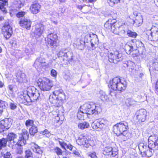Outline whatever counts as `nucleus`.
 Masks as SVG:
<instances>
[{
	"instance_id": "nucleus-45",
	"label": "nucleus",
	"mask_w": 158,
	"mask_h": 158,
	"mask_svg": "<svg viewBox=\"0 0 158 158\" xmlns=\"http://www.w3.org/2000/svg\"><path fill=\"white\" fill-rule=\"evenodd\" d=\"M88 114H94V115L98 114L97 111L96 109H88Z\"/></svg>"
},
{
	"instance_id": "nucleus-10",
	"label": "nucleus",
	"mask_w": 158,
	"mask_h": 158,
	"mask_svg": "<svg viewBox=\"0 0 158 158\" xmlns=\"http://www.w3.org/2000/svg\"><path fill=\"white\" fill-rule=\"evenodd\" d=\"M147 112L146 109H139L137 110L135 114V118L137 122L139 123L144 122L146 120Z\"/></svg>"
},
{
	"instance_id": "nucleus-62",
	"label": "nucleus",
	"mask_w": 158,
	"mask_h": 158,
	"mask_svg": "<svg viewBox=\"0 0 158 158\" xmlns=\"http://www.w3.org/2000/svg\"><path fill=\"white\" fill-rule=\"evenodd\" d=\"M43 109L44 108L46 109V108H50V107L48 105V104L45 103L44 104L43 106Z\"/></svg>"
},
{
	"instance_id": "nucleus-48",
	"label": "nucleus",
	"mask_w": 158,
	"mask_h": 158,
	"mask_svg": "<svg viewBox=\"0 0 158 158\" xmlns=\"http://www.w3.org/2000/svg\"><path fill=\"white\" fill-rule=\"evenodd\" d=\"M55 152L56 153L57 155H61L62 154V151L58 147L56 148L55 149Z\"/></svg>"
},
{
	"instance_id": "nucleus-14",
	"label": "nucleus",
	"mask_w": 158,
	"mask_h": 158,
	"mask_svg": "<svg viewBox=\"0 0 158 158\" xmlns=\"http://www.w3.org/2000/svg\"><path fill=\"white\" fill-rule=\"evenodd\" d=\"M106 121L104 119L100 118L94 122L92 124V126L95 130H96L98 128H102L106 123Z\"/></svg>"
},
{
	"instance_id": "nucleus-23",
	"label": "nucleus",
	"mask_w": 158,
	"mask_h": 158,
	"mask_svg": "<svg viewBox=\"0 0 158 158\" xmlns=\"http://www.w3.org/2000/svg\"><path fill=\"white\" fill-rule=\"evenodd\" d=\"M128 29V26L125 24L120 26L118 35L122 36H125L126 32H127Z\"/></svg>"
},
{
	"instance_id": "nucleus-16",
	"label": "nucleus",
	"mask_w": 158,
	"mask_h": 158,
	"mask_svg": "<svg viewBox=\"0 0 158 158\" xmlns=\"http://www.w3.org/2000/svg\"><path fill=\"white\" fill-rule=\"evenodd\" d=\"M47 63L45 62V59L42 57L37 58L34 64L35 68H40L41 67L46 66Z\"/></svg>"
},
{
	"instance_id": "nucleus-19",
	"label": "nucleus",
	"mask_w": 158,
	"mask_h": 158,
	"mask_svg": "<svg viewBox=\"0 0 158 158\" xmlns=\"http://www.w3.org/2000/svg\"><path fill=\"white\" fill-rule=\"evenodd\" d=\"M19 23L20 26L23 28H26L27 30L30 29L31 22L29 19L23 18L21 19Z\"/></svg>"
},
{
	"instance_id": "nucleus-21",
	"label": "nucleus",
	"mask_w": 158,
	"mask_h": 158,
	"mask_svg": "<svg viewBox=\"0 0 158 158\" xmlns=\"http://www.w3.org/2000/svg\"><path fill=\"white\" fill-rule=\"evenodd\" d=\"M44 25L41 23L36 24L35 26V30L34 31L35 35L40 36L44 31Z\"/></svg>"
},
{
	"instance_id": "nucleus-27",
	"label": "nucleus",
	"mask_w": 158,
	"mask_h": 158,
	"mask_svg": "<svg viewBox=\"0 0 158 158\" xmlns=\"http://www.w3.org/2000/svg\"><path fill=\"white\" fill-rule=\"evenodd\" d=\"M98 97L102 101H106L108 99L107 95L105 92L102 90L99 91L98 94Z\"/></svg>"
},
{
	"instance_id": "nucleus-32",
	"label": "nucleus",
	"mask_w": 158,
	"mask_h": 158,
	"mask_svg": "<svg viewBox=\"0 0 158 158\" xmlns=\"http://www.w3.org/2000/svg\"><path fill=\"white\" fill-rule=\"evenodd\" d=\"M112 22L111 19H109L104 24V27L107 29H111L113 25V22Z\"/></svg>"
},
{
	"instance_id": "nucleus-40",
	"label": "nucleus",
	"mask_w": 158,
	"mask_h": 158,
	"mask_svg": "<svg viewBox=\"0 0 158 158\" xmlns=\"http://www.w3.org/2000/svg\"><path fill=\"white\" fill-rule=\"evenodd\" d=\"M69 72H66L64 75V78L66 81H70L73 78L72 76H70Z\"/></svg>"
},
{
	"instance_id": "nucleus-20",
	"label": "nucleus",
	"mask_w": 158,
	"mask_h": 158,
	"mask_svg": "<svg viewBox=\"0 0 158 158\" xmlns=\"http://www.w3.org/2000/svg\"><path fill=\"white\" fill-rule=\"evenodd\" d=\"M134 15H135V19L134 20L133 25L135 27H139L141 25L143 22V18L139 13H137L136 12L134 13Z\"/></svg>"
},
{
	"instance_id": "nucleus-61",
	"label": "nucleus",
	"mask_w": 158,
	"mask_h": 158,
	"mask_svg": "<svg viewBox=\"0 0 158 158\" xmlns=\"http://www.w3.org/2000/svg\"><path fill=\"white\" fill-rule=\"evenodd\" d=\"M66 148L70 150H72L73 148V146L70 144H67Z\"/></svg>"
},
{
	"instance_id": "nucleus-56",
	"label": "nucleus",
	"mask_w": 158,
	"mask_h": 158,
	"mask_svg": "<svg viewBox=\"0 0 158 158\" xmlns=\"http://www.w3.org/2000/svg\"><path fill=\"white\" fill-rule=\"evenodd\" d=\"M132 62L131 61H126L125 62L124 67H129L130 64H131Z\"/></svg>"
},
{
	"instance_id": "nucleus-42",
	"label": "nucleus",
	"mask_w": 158,
	"mask_h": 158,
	"mask_svg": "<svg viewBox=\"0 0 158 158\" xmlns=\"http://www.w3.org/2000/svg\"><path fill=\"white\" fill-rule=\"evenodd\" d=\"M85 146L86 147H89V146H93L94 145V142L91 140H88L86 139L85 141Z\"/></svg>"
},
{
	"instance_id": "nucleus-30",
	"label": "nucleus",
	"mask_w": 158,
	"mask_h": 158,
	"mask_svg": "<svg viewBox=\"0 0 158 158\" xmlns=\"http://www.w3.org/2000/svg\"><path fill=\"white\" fill-rule=\"evenodd\" d=\"M85 42L82 40H80L79 42H77L76 45L78 48L80 50H82L84 48Z\"/></svg>"
},
{
	"instance_id": "nucleus-57",
	"label": "nucleus",
	"mask_w": 158,
	"mask_h": 158,
	"mask_svg": "<svg viewBox=\"0 0 158 158\" xmlns=\"http://www.w3.org/2000/svg\"><path fill=\"white\" fill-rule=\"evenodd\" d=\"M5 129L4 126L1 124V122H0V133L4 131Z\"/></svg>"
},
{
	"instance_id": "nucleus-25",
	"label": "nucleus",
	"mask_w": 158,
	"mask_h": 158,
	"mask_svg": "<svg viewBox=\"0 0 158 158\" xmlns=\"http://www.w3.org/2000/svg\"><path fill=\"white\" fill-rule=\"evenodd\" d=\"M120 26L118 23L113 22V27L111 29V31L114 34H118Z\"/></svg>"
},
{
	"instance_id": "nucleus-36",
	"label": "nucleus",
	"mask_w": 158,
	"mask_h": 158,
	"mask_svg": "<svg viewBox=\"0 0 158 158\" xmlns=\"http://www.w3.org/2000/svg\"><path fill=\"white\" fill-rule=\"evenodd\" d=\"M86 138L83 135H81L79 137L78 141L80 143L81 145H85V141L86 139Z\"/></svg>"
},
{
	"instance_id": "nucleus-51",
	"label": "nucleus",
	"mask_w": 158,
	"mask_h": 158,
	"mask_svg": "<svg viewBox=\"0 0 158 158\" xmlns=\"http://www.w3.org/2000/svg\"><path fill=\"white\" fill-rule=\"evenodd\" d=\"M25 14V12L24 11L19 12L16 14V16L18 18H20L23 17Z\"/></svg>"
},
{
	"instance_id": "nucleus-15",
	"label": "nucleus",
	"mask_w": 158,
	"mask_h": 158,
	"mask_svg": "<svg viewBox=\"0 0 158 158\" xmlns=\"http://www.w3.org/2000/svg\"><path fill=\"white\" fill-rule=\"evenodd\" d=\"M53 94L56 97V99H58L60 100L65 99V95L63 90L60 88L56 89L53 92Z\"/></svg>"
},
{
	"instance_id": "nucleus-37",
	"label": "nucleus",
	"mask_w": 158,
	"mask_h": 158,
	"mask_svg": "<svg viewBox=\"0 0 158 158\" xmlns=\"http://www.w3.org/2000/svg\"><path fill=\"white\" fill-rule=\"evenodd\" d=\"M25 158H33L32 153L29 150H27L25 151Z\"/></svg>"
},
{
	"instance_id": "nucleus-47",
	"label": "nucleus",
	"mask_w": 158,
	"mask_h": 158,
	"mask_svg": "<svg viewBox=\"0 0 158 158\" xmlns=\"http://www.w3.org/2000/svg\"><path fill=\"white\" fill-rule=\"evenodd\" d=\"M136 45L137 47L143 48L144 47L143 44L139 40L136 41Z\"/></svg>"
},
{
	"instance_id": "nucleus-60",
	"label": "nucleus",
	"mask_w": 158,
	"mask_h": 158,
	"mask_svg": "<svg viewBox=\"0 0 158 158\" xmlns=\"http://www.w3.org/2000/svg\"><path fill=\"white\" fill-rule=\"evenodd\" d=\"M57 102H58V101H57ZM56 107H57L59 108H62V106L61 104H59V102H56V104L55 105Z\"/></svg>"
},
{
	"instance_id": "nucleus-11",
	"label": "nucleus",
	"mask_w": 158,
	"mask_h": 158,
	"mask_svg": "<svg viewBox=\"0 0 158 158\" xmlns=\"http://www.w3.org/2000/svg\"><path fill=\"white\" fill-rule=\"evenodd\" d=\"M48 43L52 48H55L58 44L57 43L58 37L56 34L50 33L47 36Z\"/></svg>"
},
{
	"instance_id": "nucleus-39",
	"label": "nucleus",
	"mask_w": 158,
	"mask_h": 158,
	"mask_svg": "<svg viewBox=\"0 0 158 158\" xmlns=\"http://www.w3.org/2000/svg\"><path fill=\"white\" fill-rule=\"evenodd\" d=\"M120 1V0H108V2L110 6H113L115 4L119 3Z\"/></svg>"
},
{
	"instance_id": "nucleus-64",
	"label": "nucleus",
	"mask_w": 158,
	"mask_h": 158,
	"mask_svg": "<svg viewBox=\"0 0 158 158\" xmlns=\"http://www.w3.org/2000/svg\"><path fill=\"white\" fill-rule=\"evenodd\" d=\"M42 132L43 134H46L48 133V131L46 129Z\"/></svg>"
},
{
	"instance_id": "nucleus-44",
	"label": "nucleus",
	"mask_w": 158,
	"mask_h": 158,
	"mask_svg": "<svg viewBox=\"0 0 158 158\" xmlns=\"http://www.w3.org/2000/svg\"><path fill=\"white\" fill-rule=\"evenodd\" d=\"M35 51V49L33 48L29 49L27 48L25 50L26 52L28 53V54H32L34 53Z\"/></svg>"
},
{
	"instance_id": "nucleus-9",
	"label": "nucleus",
	"mask_w": 158,
	"mask_h": 158,
	"mask_svg": "<svg viewBox=\"0 0 158 158\" xmlns=\"http://www.w3.org/2000/svg\"><path fill=\"white\" fill-rule=\"evenodd\" d=\"M12 33V28L8 20L6 21L2 28V33L6 39L9 38Z\"/></svg>"
},
{
	"instance_id": "nucleus-38",
	"label": "nucleus",
	"mask_w": 158,
	"mask_h": 158,
	"mask_svg": "<svg viewBox=\"0 0 158 158\" xmlns=\"http://www.w3.org/2000/svg\"><path fill=\"white\" fill-rule=\"evenodd\" d=\"M135 50L133 46L129 45L127 46L125 49L126 52L128 54H130L131 52Z\"/></svg>"
},
{
	"instance_id": "nucleus-28",
	"label": "nucleus",
	"mask_w": 158,
	"mask_h": 158,
	"mask_svg": "<svg viewBox=\"0 0 158 158\" xmlns=\"http://www.w3.org/2000/svg\"><path fill=\"white\" fill-rule=\"evenodd\" d=\"M89 126V123L86 122L80 123L78 125V128L81 130H83L86 128H88Z\"/></svg>"
},
{
	"instance_id": "nucleus-59",
	"label": "nucleus",
	"mask_w": 158,
	"mask_h": 158,
	"mask_svg": "<svg viewBox=\"0 0 158 158\" xmlns=\"http://www.w3.org/2000/svg\"><path fill=\"white\" fill-rule=\"evenodd\" d=\"M90 156L91 158H97V157L96 155V154L95 152L93 153L90 154Z\"/></svg>"
},
{
	"instance_id": "nucleus-49",
	"label": "nucleus",
	"mask_w": 158,
	"mask_h": 158,
	"mask_svg": "<svg viewBox=\"0 0 158 158\" xmlns=\"http://www.w3.org/2000/svg\"><path fill=\"white\" fill-rule=\"evenodd\" d=\"M59 143L63 148H64L65 149H66L67 144L65 142L59 141Z\"/></svg>"
},
{
	"instance_id": "nucleus-31",
	"label": "nucleus",
	"mask_w": 158,
	"mask_h": 158,
	"mask_svg": "<svg viewBox=\"0 0 158 158\" xmlns=\"http://www.w3.org/2000/svg\"><path fill=\"white\" fill-rule=\"evenodd\" d=\"M136 101L134 100L133 99L129 98L127 99L126 101V103L127 106H133L135 105Z\"/></svg>"
},
{
	"instance_id": "nucleus-29",
	"label": "nucleus",
	"mask_w": 158,
	"mask_h": 158,
	"mask_svg": "<svg viewBox=\"0 0 158 158\" xmlns=\"http://www.w3.org/2000/svg\"><path fill=\"white\" fill-rule=\"evenodd\" d=\"M0 122L1 124L6 129H7L9 128L10 123L9 122L8 119L5 118L1 120Z\"/></svg>"
},
{
	"instance_id": "nucleus-55",
	"label": "nucleus",
	"mask_w": 158,
	"mask_h": 158,
	"mask_svg": "<svg viewBox=\"0 0 158 158\" xmlns=\"http://www.w3.org/2000/svg\"><path fill=\"white\" fill-rule=\"evenodd\" d=\"M8 88L9 90V93L11 94H12L13 92V86L11 85H9Z\"/></svg>"
},
{
	"instance_id": "nucleus-46",
	"label": "nucleus",
	"mask_w": 158,
	"mask_h": 158,
	"mask_svg": "<svg viewBox=\"0 0 158 158\" xmlns=\"http://www.w3.org/2000/svg\"><path fill=\"white\" fill-rule=\"evenodd\" d=\"M146 35H147L148 38L151 39V37L154 38V37H155V35L153 36V33L151 30L147 31L146 32Z\"/></svg>"
},
{
	"instance_id": "nucleus-3",
	"label": "nucleus",
	"mask_w": 158,
	"mask_h": 158,
	"mask_svg": "<svg viewBox=\"0 0 158 158\" xmlns=\"http://www.w3.org/2000/svg\"><path fill=\"white\" fill-rule=\"evenodd\" d=\"M127 85L126 81L124 79L116 77L110 81L108 86L113 90L122 91L126 89Z\"/></svg>"
},
{
	"instance_id": "nucleus-13",
	"label": "nucleus",
	"mask_w": 158,
	"mask_h": 158,
	"mask_svg": "<svg viewBox=\"0 0 158 158\" xmlns=\"http://www.w3.org/2000/svg\"><path fill=\"white\" fill-rule=\"evenodd\" d=\"M15 76L14 79H15L19 83L26 82L27 81L26 75L21 71H18L15 73Z\"/></svg>"
},
{
	"instance_id": "nucleus-35",
	"label": "nucleus",
	"mask_w": 158,
	"mask_h": 158,
	"mask_svg": "<svg viewBox=\"0 0 158 158\" xmlns=\"http://www.w3.org/2000/svg\"><path fill=\"white\" fill-rule=\"evenodd\" d=\"M127 34L128 36L134 38H136L137 35L136 33L132 31L131 30H129V29L128 30Z\"/></svg>"
},
{
	"instance_id": "nucleus-2",
	"label": "nucleus",
	"mask_w": 158,
	"mask_h": 158,
	"mask_svg": "<svg viewBox=\"0 0 158 158\" xmlns=\"http://www.w3.org/2000/svg\"><path fill=\"white\" fill-rule=\"evenodd\" d=\"M114 132L116 134H122L124 136V141L131 137V134L128 132L127 130L128 129V123L125 121H121L116 124L114 127Z\"/></svg>"
},
{
	"instance_id": "nucleus-17",
	"label": "nucleus",
	"mask_w": 158,
	"mask_h": 158,
	"mask_svg": "<svg viewBox=\"0 0 158 158\" xmlns=\"http://www.w3.org/2000/svg\"><path fill=\"white\" fill-rule=\"evenodd\" d=\"M40 6L37 1L34 2L30 6V10L32 13L36 14L40 12Z\"/></svg>"
},
{
	"instance_id": "nucleus-52",
	"label": "nucleus",
	"mask_w": 158,
	"mask_h": 158,
	"mask_svg": "<svg viewBox=\"0 0 158 158\" xmlns=\"http://www.w3.org/2000/svg\"><path fill=\"white\" fill-rule=\"evenodd\" d=\"M11 153L10 152H7L4 155V158H12Z\"/></svg>"
},
{
	"instance_id": "nucleus-34",
	"label": "nucleus",
	"mask_w": 158,
	"mask_h": 158,
	"mask_svg": "<svg viewBox=\"0 0 158 158\" xmlns=\"http://www.w3.org/2000/svg\"><path fill=\"white\" fill-rule=\"evenodd\" d=\"M7 141V140L5 138L0 139V150L6 146Z\"/></svg>"
},
{
	"instance_id": "nucleus-63",
	"label": "nucleus",
	"mask_w": 158,
	"mask_h": 158,
	"mask_svg": "<svg viewBox=\"0 0 158 158\" xmlns=\"http://www.w3.org/2000/svg\"><path fill=\"white\" fill-rule=\"evenodd\" d=\"M155 88L156 91L158 92V80L156 82L155 85Z\"/></svg>"
},
{
	"instance_id": "nucleus-6",
	"label": "nucleus",
	"mask_w": 158,
	"mask_h": 158,
	"mask_svg": "<svg viewBox=\"0 0 158 158\" xmlns=\"http://www.w3.org/2000/svg\"><path fill=\"white\" fill-rule=\"evenodd\" d=\"M38 83L40 89L44 91H48L51 88L52 85V82L49 79L43 77L38 80Z\"/></svg>"
},
{
	"instance_id": "nucleus-8",
	"label": "nucleus",
	"mask_w": 158,
	"mask_h": 158,
	"mask_svg": "<svg viewBox=\"0 0 158 158\" xmlns=\"http://www.w3.org/2000/svg\"><path fill=\"white\" fill-rule=\"evenodd\" d=\"M58 55L59 58H61L63 60L69 62L72 61L73 54L71 52L68 51L66 50H62L59 52Z\"/></svg>"
},
{
	"instance_id": "nucleus-26",
	"label": "nucleus",
	"mask_w": 158,
	"mask_h": 158,
	"mask_svg": "<svg viewBox=\"0 0 158 158\" xmlns=\"http://www.w3.org/2000/svg\"><path fill=\"white\" fill-rule=\"evenodd\" d=\"M85 109H96L98 107L94 103L92 102H88L84 104L82 106Z\"/></svg>"
},
{
	"instance_id": "nucleus-54",
	"label": "nucleus",
	"mask_w": 158,
	"mask_h": 158,
	"mask_svg": "<svg viewBox=\"0 0 158 158\" xmlns=\"http://www.w3.org/2000/svg\"><path fill=\"white\" fill-rule=\"evenodd\" d=\"M51 75L52 77H56L57 75V72L54 69H52L51 71Z\"/></svg>"
},
{
	"instance_id": "nucleus-1",
	"label": "nucleus",
	"mask_w": 158,
	"mask_h": 158,
	"mask_svg": "<svg viewBox=\"0 0 158 158\" xmlns=\"http://www.w3.org/2000/svg\"><path fill=\"white\" fill-rule=\"evenodd\" d=\"M148 141V149L141 152L143 157H150L153 155L155 150H158V135H154L150 136Z\"/></svg>"
},
{
	"instance_id": "nucleus-24",
	"label": "nucleus",
	"mask_w": 158,
	"mask_h": 158,
	"mask_svg": "<svg viewBox=\"0 0 158 158\" xmlns=\"http://www.w3.org/2000/svg\"><path fill=\"white\" fill-rule=\"evenodd\" d=\"M8 0H0V10L4 14L7 12L5 6L8 4Z\"/></svg>"
},
{
	"instance_id": "nucleus-43",
	"label": "nucleus",
	"mask_w": 158,
	"mask_h": 158,
	"mask_svg": "<svg viewBox=\"0 0 158 158\" xmlns=\"http://www.w3.org/2000/svg\"><path fill=\"white\" fill-rule=\"evenodd\" d=\"M34 121L33 120L28 119L25 122V125L27 127L34 126Z\"/></svg>"
},
{
	"instance_id": "nucleus-12",
	"label": "nucleus",
	"mask_w": 158,
	"mask_h": 158,
	"mask_svg": "<svg viewBox=\"0 0 158 158\" xmlns=\"http://www.w3.org/2000/svg\"><path fill=\"white\" fill-rule=\"evenodd\" d=\"M103 153L104 155L112 157L116 156L118 154V152L117 149L113 148L111 147L108 146L104 148Z\"/></svg>"
},
{
	"instance_id": "nucleus-5",
	"label": "nucleus",
	"mask_w": 158,
	"mask_h": 158,
	"mask_svg": "<svg viewBox=\"0 0 158 158\" xmlns=\"http://www.w3.org/2000/svg\"><path fill=\"white\" fill-rule=\"evenodd\" d=\"M103 47L104 49L102 50V52L100 53V55L102 56H104V55L102 54L103 52L107 53L108 60L110 62L116 64L122 60V54L119 53L118 51L114 52H111L108 53V47L106 48L104 46Z\"/></svg>"
},
{
	"instance_id": "nucleus-22",
	"label": "nucleus",
	"mask_w": 158,
	"mask_h": 158,
	"mask_svg": "<svg viewBox=\"0 0 158 158\" xmlns=\"http://www.w3.org/2000/svg\"><path fill=\"white\" fill-rule=\"evenodd\" d=\"M31 145V148L34 152L39 154H41L42 153V148L39 147L34 143H32Z\"/></svg>"
},
{
	"instance_id": "nucleus-18",
	"label": "nucleus",
	"mask_w": 158,
	"mask_h": 158,
	"mask_svg": "<svg viewBox=\"0 0 158 158\" xmlns=\"http://www.w3.org/2000/svg\"><path fill=\"white\" fill-rule=\"evenodd\" d=\"M17 137V135L14 133H9L7 136V139L10 141L11 143L9 144V146L11 147L12 149L14 148L15 142L16 141L15 140L16 139Z\"/></svg>"
},
{
	"instance_id": "nucleus-7",
	"label": "nucleus",
	"mask_w": 158,
	"mask_h": 158,
	"mask_svg": "<svg viewBox=\"0 0 158 158\" xmlns=\"http://www.w3.org/2000/svg\"><path fill=\"white\" fill-rule=\"evenodd\" d=\"M29 133L25 129H23L19 133V139L18 142H15V145L17 144L20 146L25 145L26 143V140L29 138Z\"/></svg>"
},
{
	"instance_id": "nucleus-41",
	"label": "nucleus",
	"mask_w": 158,
	"mask_h": 158,
	"mask_svg": "<svg viewBox=\"0 0 158 158\" xmlns=\"http://www.w3.org/2000/svg\"><path fill=\"white\" fill-rule=\"evenodd\" d=\"M8 106L6 102L0 100V108L2 109H6Z\"/></svg>"
},
{
	"instance_id": "nucleus-4",
	"label": "nucleus",
	"mask_w": 158,
	"mask_h": 158,
	"mask_svg": "<svg viewBox=\"0 0 158 158\" xmlns=\"http://www.w3.org/2000/svg\"><path fill=\"white\" fill-rule=\"evenodd\" d=\"M27 94L23 93V95L21 98L26 101H27V98H29L31 102H34L39 99L40 94L38 90L34 87H30L27 88Z\"/></svg>"
},
{
	"instance_id": "nucleus-53",
	"label": "nucleus",
	"mask_w": 158,
	"mask_h": 158,
	"mask_svg": "<svg viewBox=\"0 0 158 158\" xmlns=\"http://www.w3.org/2000/svg\"><path fill=\"white\" fill-rule=\"evenodd\" d=\"M156 33H154L155 37H154V39L155 40L156 42L157 43L158 46V29H157V30H156Z\"/></svg>"
},
{
	"instance_id": "nucleus-33",
	"label": "nucleus",
	"mask_w": 158,
	"mask_h": 158,
	"mask_svg": "<svg viewBox=\"0 0 158 158\" xmlns=\"http://www.w3.org/2000/svg\"><path fill=\"white\" fill-rule=\"evenodd\" d=\"M37 131V127L35 125L32 126L29 129V132L31 135H34Z\"/></svg>"
},
{
	"instance_id": "nucleus-50",
	"label": "nucleus",
	"mask_w": 158,
	"mask_h": 158,
	"mask_svg": "<svg viewBox=\"0 0 158 158\" xmlns=\"http://www.w3.org/2000/svg\"><path fill=\"white\" fill-rule=\"evenodd\" d=\"M64 116H61L60 117L59 116V115L58 114H57V115L55 117V122L56 123H58L59 121L60 120H62V117H63Z\"/></svg>"
},
{
	"instance_id": "nucleus-58",
	"label": "nucleus",
	"mask_w": 158,
	"mask_h": 158,
	"mask_svg": "<svg viewBox=\"0 0 158 158\" xmlns=\"http://www.w3.org/2000/svg\"><path fill=\"white\" fill-rule=\"evenodd\" d=\"M10 109H15L17 108L16 105L14 103H11L10 105Z\"/></svg>"
}]
</instances>
